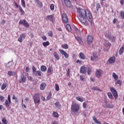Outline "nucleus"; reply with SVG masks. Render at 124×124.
<instances>
[{"mask_svg":"<svg viewBox=\"0 0 124 124\" xmlns=\"http://www.w3.org/2000/svg\"><path fill=\"white\" fill-rule=\"evenodd\" d=\"M78 13V19L82 24L85 26H89L90 24H92L93 16L89 10L79 9Z\"/></svg>","mask_w":124,"mask_h":124,"instance_id":"f257e3e1","label":"nucleus"},{"mask_svg":"<svg viewBox=\"0 0 124 124\" xmlns=\"http://www.w3.org/2000/svg\"><path fill=\"white\" fill-rule=\"evenodd\" d=\"M80 110V105L78 104H73L71 106V111L72 114H76Z\"/></svg>","mask_w":124,"mask_h":124,"instance_id":"f03ea898","label":"nucleus"},{"mask_svg":"<svg viewBox=\"0 0 124 124\" xmlns=\"http://www.w3.org/2000/svg\"><path fill=\"white\" fill-rule=\"evenodd\" d=\"M33 100L34 103L36 104V103H39L40 102V98H39V94L38 93H36L33 97Z\"/></svg>","mask_w":124,"mask_h":124,"instance_id":"7ed1b4c3","label":"nucleus"},{"mask_svg":"<svg viewBox=\"0 0 124 124\" xmlns=\"http://www.w3.org/2000/svg\"><path fill=\"white\" fill-rule=\"evenodd\" d=\"M110 89L113 96L115 99H117L118 98V92H117V91L113 87H111Z\"/></svg>","mask_w":124,"mask_h":124,"instance_id":"20e7f679","label":"nucleus"},{"mask_svg":"<svg viewBox=\"0 0 124 124\" xmlns=\"http://www.w3.org/2000/svg\"><path fill=\"white\" fill-rule=\"evenodd\" d=\"M104 51L107 52L111 47V44L108 42H106L104 45Z\"/></svg>","mask_w":124,"mask_h":124,"instance_id":"39448f33","label":"nucleus"},{"mask_svg":"<svg viewBox=\"0 0 124 124\" xmlns=\"http://www.w3.org/2000/svg\"><path fill=\"white\" fill-rule=\"evenodd\" d=\"M8 100H6L5 101V105H6V107H9L10 106V104L11 103V99H10V95H8Z\"/></svg>","mask_w":124,"mask_h":124,"instance_id":"423d86ee","label":"nucleus"},{"mask_svg":"<svg viewBox=\"0 0 124 124\" xmlns=\"http://www.w3.org/2000/svg\"><path fill=\"white\" fill-rule=\"evenodd\" d=\"M62 17L64 23H65V24H67V23H68V18H67L66 14L63 13L62 15Z\"/></svg>","mask_w":124,"mask_h":124,"instance_id":"0eeeda50","label":"nucleus"},{"mask_svg":"<svg viewBox=\"0 0 124 124\" xmlns=\"http://www.w3.org/2000/svg\"><path fill=\"white\" fill-rule=\"evenodd\" d=\"M102 75V70L99 69L97 70L95 73V76L97 78H100Z\"/></svg>","mask_w":124,"mask_h":124,"instance_id":"6e6552de","label":"nucleus"},{"mask_svg":"<svg viewBox=\"0 0 124 124\" xmlns=\"http://www.w3.org/2000/svg\"><path fill=\"white\" fill-rule=\"evenodd\" d=\"M87 67L85 66H82L80 68V72L82 74H85V73L87 72Z\"/></svg>","mask_w":124,"mask_h":124,"instance_id":"1a4fd4ad","label":"nucleus"},{"mask_svg":"<svg viewBox=\"0 0 124 124\" xmlns=\"http://www.w3.org/2000/svg\"><path fill=\"white\" fill-rule=\"evenodd\" d=\"M23 24L25 26V27H29L30 24L27 22L26 20H20L19 22V25H22Z\"/></svg>","mask_w":124,"mask_h":124,"instance_id":"9d476101","label":"nucleus"},{"mask_svg":"<svg viewBox=\"0 0 124 124\" xmlns=\"http://www.w3.org/2000/svg\"><path fill=\"white\" fill-rule=\"evenodd\" d=\"M59 52H60L61 54L64 56V57L65 58V59L68 58V54L65 52V51L62 50V49H60Z\"/></svg>","mask_w":124,"mask_h":124,"instance_id":"9b49d317","label":"nucleus"},{"mask_svg":"<svg viewBox=\"0 0 124 124\" xmlns=\"http://www.w3.org/2000/svg\"><path fill=\"white\" fill-rule=\"evenodd\" d=\"M93 37L92 35L88 36L87 37V44H91V43H93Z\"/></svg>","mask_w":124,"mask_h":124,"instance_id":"f8f14e48","label":"nucleus"},{"mask_svg":"<svg viewBox=\"0 0 124 124\" xmlns=\"http://www.w3.org/2000/svg\"><path fill=\"white\" fill-rule=\"evenodd\" d=\"M25 37H26V35H25V34H20L19 37L18 39V41L20 43H22V42H23V39H25Z\"/></svg>","mask_w":124,"mask_h":124,"instance_id":"ddd939ff","label":"nucleus"},{"mask_svg":"<svg viewBox=\"0 0 124 124\" xmlns=\"http://www.w3.org/2000/svg\"><path fill=\"white\" fill-rule=\"evenodd\" d=\"M45 88H46V83L45 82H43L40 84V89L41 91H44L45 90Z\"/></svg>","mask_w":124,"mask_h":124,"instance_id":"4468645a","label":"nucleus"},{"mask_svg":"<svg viewBox=\"0 0 124 124\" xmlns=\"http://www.w3.org/2000/svg\"><path fill=\"white\" fill-rule=\"evenodd\" d=\"M65 4L67 7H71V2L69 0H64Z\"/></svg>","mask_w":124,"mask_h":124,"instance_id":"2eb2a0df","label":"nucleus"},{"mask_svg":"<svg viewBox=\"0 0 124 124\" xmlns=\"http://www.w3.org/2000/svg\"><path fill=\"white\" fill-rule=\"evenodd\" d=\"M115 61H116V58H115V57H112L109 59L108 62L109 63H114Z\"/></svg>","mask_w":124,"mask_h":124,"instance_id":"dca6fc26","label":"nucleus"},{"mask_svg":"<svg viewBox=\"0 0 124 124\" xmlns=\"http://www.w3.org/2000/svg\"><path fill=\"white\" fill-rule=\"evenodd\" d=\"M35 2L37 3L39 7L40 8H42V7H43V4H42V2H41L39 0H35Z\"/></svg>","mask_w":124,"mask_h":124,"instance_id":"f3484780","label":"nucleus"},{"mask_svg":"<svg viewBox=\"0 0 124 124\" xmlns=\"http://www.w3.org/2000/svg\"><path fill=\"white\" fill-rule=\"evenodd\" d=\"M112 77L114 78L115 81H117L118 79L119 78V76H118L117 74H116L115 73H112Z\"/></svg>","mask_w":124,"mask_h":124,"instance_id":"a211bd4d","label":"nucleus"},{"mask_svg":"<svg viewBox=\"0 0 124 124\" xmlns=\"http://www.w3.org/2000/svg\"><path fill=\"white\" fill-rule=\"evenodd\" d=\"M93 121H94L95 124H101V123H100V121H98L97 119H96V117H95V116H93Z\"/></svg>","mask_w":124,"mask_h":124,"instance_id":"6ab92c4d","label":"nucleus"},{"mask_svg":"<svg viewBox=\"0 0 124 124\" xmlns=\"http://www.w3.org/2000/svg\"><path fill=\"white\" fill-rule=\"evenodd\" d=\"M53 56L54 57V58L57 60H60V57L59 56V54H58V53L56 52H54L53 53Z\"/></svg>","mask_w":124,"mask_h":124,"instance_id":"aec40b11","label":"nucleus"},{"mask_svg":"<svg viewBox=\"0 0 124 124\" xmlns=\"http://www.w3.org/2000/svg\"><path fill=\"white\" fill-rule=\"evenodd\" d=\"M124 46H123L122 47H121L119 51V55H123L124 53Z\"/></svg>","mask_w":124,"mask_h":124,"instance_id":"412c9836","label":"nucleus"},{"mask_svg":"<svg viewBox=\"0 0 124 124\" xmlns=\"http://www.w3.org/2000/svg\"><path fill=\"white\" fill-rule=\"evenodd\" d=\"M19 83H25L26 82V77H21V79L19 80Z\"/></svg>","mask_w":124,"mask_h":124,"instance_id":"4be33fe9","label":"nucleus"},{"mask_svg":"<svg viewBox=\"0 0 124 124\" xmlns=\"http://www.w3.org/2000/svg\"><path fill=\"white\" fill-rule=\"evenodd\" d=\"M6 87H7V83L6 82L3 83L2 86H1V90L3 91V90H5Z\"/></svg>","mask_w":124,"mask_h":124,"instance_id":"5701e85b","label":"nucleus"},{"mask_svg":"<svg viewBox=\"0 0 124 124\" xmlns=\"http://www.w3.org/2000/svg\"><path fill=\"white\" fill-rule=\"evenodd\" d=\"M14 65V64L13 63V62H12V61L9 62L7 63V66L9 67V68H11V67H12V66H13Z\"/></svg>","mask_w":124,"mask_h":124,"instance_id":"b1692460","label":"nucleus"},{"mask_svg":"<svg viewBox=\"0 0 124 124\" xmlns=\"http://www.w3.org/2000/svg\"><path fill=\"white\" fill-rule=\"evenodd\" d=\"M66 29L69 31H72V28H71V26H70V25H69V24H66Z\"/></svg>","mask_w":124,"mask_h":124,"instance_id":"393cba45","label":"nucleus"},{"mask_svg":"<svg viewBox=\"0 0 124 124\" xmlns=\"http://www.w3.org/2000/svg\"><path fill=\"white\" fill-rule=\"evenodd\" d=\"M55 107H56L57 109H61L62 105L60 104V102H56L55 103Z\"/></svg>","mask_w":124,"mask_h":124,"instance_id":"a878e982","label":"nucleus"},{"mask_svg":"<svg viewBox=\"0 0 124 124\" xmlns=\"http://www.w3.org/2000/svg\"><path fill=\"white\" fill-rule=\"evenodd\" d=\"M43 45L44 47H47V46H49L50 45V43L48 41L44 42L43 43Z\"/></svg>","mask_w":124,"mask_h":124,"instance_id":"bb28decb","label":"nucleus"},{"mask_svg":"<svg viewBox=\"0 0 124 124\" xmlns=\"http://www.w3.org/2000/svg\"><path fill=\"white\" fill-rule=\"evenodd\" d=\"M41 70L42 72H45L47 70V67L46 66L43 65L41 67Z\"/></svg>","mask_w":124,"mask_h":124,"instance_id":"cd10ccee","label":"nucleus"},{"mask_svg":"<svg viewBox=\"0 0 124 124\" xmlns=\"http://www.w3.org/2000/svg\"><path fill=\"white\" fill-rule=\"evenodd\" d=\"M79 78H80V80H81V81H82L83 82H86V78H85V77L81 75L79 76Z\"/></svg>","mask_w":124,"mask_h":124,"instance_id":"c85d7f7f","label":"nucleus"},{"mask_svg":"<svg viewBox=\"0 0 124 124\" xmlns=\"http://www.w3.org/2000/svg\"><path fill=\"white\" fill-rule=\"evenodd\" d=\"M104 107H105V108H106V107H108V108H113L114 106L113 105H110V104H108L104 106Z\"/></svg>","mask_w":124,"mask_h":124,"instance_id":"c756f323","label":"nucleus"},{"mask_svg":"<svg viewBox=\"0 0 124 124\" xmlns=\"http://www.w3.org/2000/svg\"><path fill=\"white\" fill-rule=\"evenodd\" d=\"M76 98L77 100H78V101H80V102H83V101H84L83 98L80 96H78Z\"/></svg>","mask_w":124,"mask_h":124,"instance_id":"7c9ffc66","label":"nucleus"},{"mask_svg":"<svg viewBox=\"0 0 124 124\" xmlns=\"http://www.w3.org/2000/svg\"><path fill=\"white\" fill-rule=\"evenodd\" d=\"M50 9L51 11H54L55 10V5L54 4H51L50 5Z\"/></svg>","mask_w":124,"mask_h":124,"instance_id":"2f4dec72","label":"nucleus"},{"mask_svg":"<svg viewBox=\"0 0 124 124\" xmlns=\"http://www.w3.org/2000/svg\"><path fill=\"white\" fill-rule=\"evenodd\" d=\"M8 74L9 76H13V75H15V72L13 71H8Z\"/></svg>","mask_w":124,"mask_h":124,"instance_id":"473e14b6","label":"nucleus"},{"mask_svg":"<svg viewBox=\"0 0 124 124\" xmlns=\"http://www.w3.org/2000/svg\"><path fill=\"white\" fill-rule=\"evenodd\" d=\"M53 72V68L49 67L47 69V73H52Z\"/></svg>","mask_w":124,"mask_h":124,"instance_id":"72a5a7b5","label":"nucleus"},{"mask_svg":"<svg viewBox=\"0 0 124 124\" xmlns=\"http://www.w3.org/2000/svg\"><path fill=\"white\" fill-rule=\"evenodd\" d=\"M79 56L80 59L82 60H85V56H84V54H83L82 52L79 53Z\"/></svg>","mask_w":124,"mask_h":124,"instance_id":"f704fd0d","label":"nucleus"},{"mask_svg":"<svg viewBox=\"0 0 124 124\" xmlns=\"http://www.w3.org/2000/svg\"><path fill=\"white\" fill-rule=\"evenodd\" d=\"M62 47L63 48V49H68V45H67V44L62 45Z\"/></svg>","mask_w":124,"mask_h":124,"instance_id":"c9c22d12","label":"nucleus"},{"mask_svg":"<svg viewBox=\"0 0 124 124\" xmlns=\"http://www.w3.org/2000/svg\"><path fill=\"white\" fill-rule=\"evenodd\" d=\"M55 90L57 92H59V91H60V86H59V85L57 83L55 84Z\"/></svg>","mask_w":124,"mask_h":124,"instance_id":"e433bc0d","label":"nucleus"},{"mask_svg":"<svg viewBox=\"0 0 124 124\" xmlns=\"http://www.w3.org/2000/svg\"><path fill=\"white\" fill-rule=\"evenodd\" d=\"M51 97H52V93L50 92L48 94V95L46 97V100H49Z\"/></svg>","mask_w":124,"mask_h":124,"instance_id":"4c0bfd02","label":"nucleus"},{"mask_svg":"<svg viewBox=\"0 0 124 124\" xmlns=\"http://www.w3.org/2000/svg\"><path fill=\"white\" fill-rule=\"evenodd\" d=\"M53 115L55 118H59V113H58V112L54 111L53 112Z\"/></svg>","mask_w":124,"mask_h":124,"instance_id":"58836bf2","label":"nucleus"},{"mask_svg":"<svg viewBox=\"0 0 124 124\" xmlns=\"http://www.w3.org/2000/svg\"><path fill=\"white\" fill-rule=\"evenodd\" d=\"M21 4L24 8L26 7V2H25V0H21Z\"/></svg>","mask_w":124,"mask_h":124,"instance_id":"ea45409f","label":"nucleus"},{"mask_svg":"<svg viewBox=\"0 0 124 124\" xmlns=\"http://www.w3.org/2000/svg\"><path fill=\"white\" fill-rule=\"evenodd\" d=\"M72 28L73 29V30H74V31H75L77 32H79V30H78L77 27H75V26L73 25L72 26Z\"/></svg>","mask_w":124,"mask_h":124,"instance_id":"a19ab883","label":"nucleus"},{"mask_svg":"<svg viewBox=\"0 0 124 124\" xmlns=\"http://www.w3.org/2000/svg\"><path fill=\"white\" fill-rule=\"evenodd\" d=\"M19 10H20L21 13H22V14H23V15L25 14V12L24 11V10H23V9L22 8V7L21 6L19 7Z\"/></svg>","mask_w":124,"mask_h":124,"instance_id":"79ce46f5","label":"nucleus"},{"mask_svg":"<svg viewBox=\"0 0 124 124\" xmlns=\"http://www.w3.org/2000/svg\"><path fill=\"white\" fill-rule=\"evenodd\" d=\"M108 95L109 98H110V99H112V98H113V95L112 94V93H108Z\"/></svg>","mask_w":124,"mask_h":124,"instance_id":"37998d69","label":"nucleus"},{"mask_svg":"<svg viewBox=\"0 0 124 124\" xmlns=\"http://www.w3.org/2000/svg\"><path fill=\"white\" fill-rule=\"evenodd\" d=\"M47 19L49 21H52L53 20V16L52 15H49L47 16Z\"/></svg>","mask_w":124,"mask_h":124,"instance_id":"c03bdc74","label":"nucleus"},{"mask_svg":"<svg viewBox=\"0 0 124 124\" xmlns=\"http://www.w3.org/2000/svg\"><path fill=\"white\" fill-rule=\"evenodd\" d=\"M76 38L79 43H81V42H82V40H81V38L79 37H76Z\"/></svg>","mask_w":124,"mask_h":124,"instance_id":"a18cd8bd","label":"nucleus"},{"mask_svg":"<svg viewBox=\"0 0 124 124\" xmlns=\"http://www.w3.org/2000/svg\"><path fill=\"white\" fill-rule=\"evenodd\" d=\"M48 34L49 36H50V37H52V36H53V31H49L48 32Z\"/></svg>","mask_w":124,"mask_h":124,"instance_id":"49530a36","label":"nucleus"},{"mask_svg":"<svg viewBox=\"0 0 124 124\" xmlns=\"http://www.w3.org/2000/svg\"><path fill=\"white\" fill-rule=\"evenodd\" d=\"M0 100L1 102L4 101V97L3 96H0Z\"/></svg>","mask_w":124,"mask_h":124,"instance_id":"de8ad7c7","label":"nucleus"},{"mask_svg":"<svg viewBox=\"0 0 124 124\" xmlns=\"http://www.w3.org/2000/svg\"><path fill=\"white\" fill-rule=\"evenodd\" d=\"M100 8V4L99 3H97L96 4V10L97 11H98V9Z\"/></svg>","mask_w":124,"mask_h":124,"instance_id":"09e8293b","label":"nucleus"},{"mask_svg":"<svg viewBox=\"0 0 124 124\" xmlns=\"http://www.w3.org/2000/svg\"><path fill=\"white\" fill-rule=\"evenodd\" d=\"M93 57L95 60H96L98 59V57L97 56V55H96V53H93Z\"/></svg>","mask_w":124,"mask_h":124,"instance_id":"8fccbe9b","label":"nucleus"},{"mask_svg":"<svg viewBox=\"0 0 124 124\" xmlns=\"http://www.w3.org/2000/svg\"><path fill=\"white\" fill-rule=\"evenodd\" d=\"M87 73L88 75H90L91 73H92V69H91L90 68H88L87 71Z\"/></svg>","mask_w":124,"mask_h":124,"instance_id":"3c124183","label":"nucleus"},{"mask_svg":"<svg viewBox=\"0 0 124 124\" xmlns=\"http://www.w3.org/2000/svg\"><path fill=\"white\" fill-rule=\"evenodd\" d=\"M2 122L4 124H7V123L6 122V119L5 118H3L2 120Z\"/></svg>","mask_w":124,"mask_h":124,"instance_id":"603ef678","label":"nucleus"},{"mask_svg":"<svg viewBox=\"0 0 124 124\" xmlns=\"http://www.w3.org/2000/svg\"><path fill=\"white\" fill-rule=\"evenodd\" d=\"M32 70L33 73H35V71H36V69H35V67L33 66L32 68Z\"/></svg>","mask_w":124,"mask_h":124,"instance_id":"864d4df0","label":"nucleus"},{"mask_svg":"<svg viewBox=\"0 0 124 124\" xmlns=\"http://www.w3.org/2000/svg\"><path fill=\"white\" fill-rule=\"evenodd\" d=\"M120 15L123 19H124V12H121L120 13Z\"/></svg>","mask_w":124,"mask_h":124,"instance_id":"5fc2aeb1","label":"nucleus"},{"mask_svg":"<svg viewBox=\"0 0 124 124\" xmlns=\"http://www.w3.org/2000/svg\"><path fill=\"white\" fill-rule=\"evenodd\" d=\"M42 38L44 41H46V40H47V37L45 36H42Z\"/></svg>","mask_w":124,"mask_h":124,"instance_id":"6e6d98bb","label":"nucleus"},{"mask_svg":"<svg viewBox=\"0 0 124 124\" xmlns=\"http://www.w3.org/2000/svg\"><path fill=\"white\" fill-rule=\"evenodd\" d=\"M87 102H84L83 103V108H86V106H87Z\"/></svg>","mask_w":124,"mask_h":124,"instance_id":"4d7b16f0","label":"nucleus"},{"mask_svg":"<svg viewBox=\"0 0 124 124\" xmlns=\"http://www.w3.org/2000/svg\"><path fill=\"white\" fill-rule=\"evenodd\" d=\"M76 63H79V64H81V63H82V61H80V60H78L76 61Z\"/></svg>","mask_w":124,"mask_h":124,"instance_id":"13d9d810","label":"nucleus"},{"mask_svg":"<svg viewBox=\"0 0 124 124\" xmlns=\"http://www.w3.org/2000/svg\"><path fill=\"white\" fill-rule=\"evenodd\" d=\"M26 72H30V68L29 67H27L26 68Z\"/></svg>","mask_w":124,"mask_h":124,"instance_id":"bf43d9fd","label":"nucleus"},{"mask_svg":"<svg viewBox=\"0 0 124 124\" xmlns=\"http://www.w3.org/2000/svg\"><path fill=\"white\" fill-rule=\"evenodd\" d=\"M37 73L39 76H41V72L40 71H37Z\"/></svg>","mask_w":124,"mask_h":124,"instance_id":"052dcab7","label":"nucleus"},{"mask_svg":"<svg viewBox=\"0 0 124 124\" xmlns=\"http://www.w3.org/2000/svg\"><path fill=\"white\" fill-rule=\"evenodd\" d=\"M117 21H118L117 18H114L113 21V24H116V23H117Z\"/></svg>","mask_w":124,"mask_h":124,"instance_id":"680f3d73","label":"nucleus"},{"mask_svg":"<svg viewBox=\"0 0 124 124\" xmlns=\"http://www.w3.org/2000/svg\"><path fill=\"white\" fill-rule=\"evenodd\" d=\"M117 84H118L119 85H120V86H121V85L122 84V82H121V80H117Z\"/></svg>","mask_w":124,"mask_h":124,"instance_id":"e2e57ef3","label":"nucleus"},{"mask_svg":"<svg viewBox=\"0 0 124 124\" xmlns=\"http://www.w3.org/2000/svg\"><path fill=\"white\" fill-rule=\"evenodd\" d=\"M5 23V21H4V20H1V25H4Z\"/></svg>","mask_w":124,"mask_h":124,"instance_id":"0e129e2a","label":"nucleus"},{"mask_svg":"<svg viewBox=\"0 0 124 124\" xmlns=\"http://www.w3.org/2000/svg\"><path fill=\"white\" fill-rule=\"evenodd\" d=\"M96 87H93L92 88V90H93V91H96Z\"/></svg>","mask_w":124,"mask_h":124,"instance_id":"69168bd1","label":"nucleus"},{"mask_svg":"<svg viewBox=\"0 0 124 124\" xmlns=\"http://www.w3.org/2000/svg\"><path fill=\"white\" fill-rule=\"evenodd\" d=\"M12 99H15V100H17V98L15 97V95H13Z\"/></svg>","mask_w":124,"mask_h":124,"instance_id":"338daca9","label":"nucleus"},{"mask_svg":"<svg viewBox=\"0 0 124 124\" xmlns=\"http://www.w3.org/2000/svg\"><path fill=\"white\" fill-rule=\"evenodd\" d=\"M52 124H58V122L55 121L53 122Z\"/></svg>","mask_w":124,"mask_h":124,"instance_id":"774afa93","label":"nucleus"}]
</instances>
